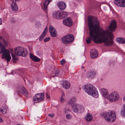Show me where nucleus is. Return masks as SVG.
I'll list each match as a JSON object with an SVG mask.
<instances>
[{
    "label": "nucleus",
    "instance_id": "obj_1",
    "mask_svg": "<svg viewBox=\"0 0 125 125\" xmlns=\"http://www.w3.org/2000/svg\"><path fill=\"white\" fill-rule=\"evenodd\" d=\"M88 23L90 37L86 40L87 43H90L92 40L95 43L103 42L106 46H110L113 44V41L111 39L113 35L112 32L107 30H100L99 22L96 17H89Z\"/></svg>",
    "mask_w": 125,
    "mask_h": 125
},
{
    "label": "nucleus",
    "instance_id": "obj_2",
    "mask_svg": "<svg viewBox=\"0 0 125 125\" xmlns=\"http://www.w3.org/2000/svg\"><path fill=\"white\" fill-rule=\"evenodd\" d=\"M1 41H2L6 46L7 45V43L4 39H2V36H0V48L1 49L0 54H2V58L6 59L7 62H8L11 59L10 52L9 50L5 49L4 45L0 42Z\"/></svg>",
    "mask_w": 125,
    "mask_h": 125
},
{
    "label": "nucleus",
    "instance_id": "obj_3",
    "mask_svg": "<svg viewBox=\"0 0 125 125\" xmlns=\"http://www.w3.org/2000/svg\"><path fill=\"white\" fill-rule=\"evenodd\" d=\"M76 100L75 97L71 98L69 101V104L72 107V110L74 112L81 113L84 110V108L82 106L78 104H76L75 102Z\"/></svg>",
    "mask_w": 125,
    "mask_h": 125
},
{
    "label": "nucleus",
    "instance_id": "obj_4",
    "mask_svg": "<svg viewBox=\"0 0 125 125\" xmlns=\"http://www.w3.org/2000/svg\"><path fill=\"white\" fill-rule=\"evenodd\" d=\"M103 116L106 120L108 122L110 121L113 122L116 118V115L115 113L113 111L105 112L103 114Z\"/></svg>",
    "mask_w": 125,
    "mask_h": 125
},
{
    "label": "nucleus",
    "instance_id": "obj_5",
    "mask_svg": "<svg viewBox=\"0 0 125 125\" xmlns=\"http://www.w3.org/2000/svg\"><path fill=\"white\" fill-rule=\"evenodd\" d=\"M15 52L16 55L19 56L25 57L27 55V51L25 48L21 47H18L15 49Z\"/></svg>",
    "mask_w": 125,
    "mask_h": 125
},
{
    "label": "nucleus",
    "instance_id": "obj_6",
    "mask_svg": "<svg viewBox=\"0 0 125 125\" xmlns=\"http://www.w3.org/2000/svg\"><path fill=\"white\" fill-rule=\"evenodd\" d=\"M44 98V94L43 93L37 94L33 98V102L34 103L40 102L43 100Z\"/></svg>",
    "mask_w": 125,
    "mask_h": 125
},
{
    "label": "nucleus",
    "instance_id": "obj_7",
    "mask_svg": "<svg viewBox=\"0 0 125 125\" xmlns=\"http://www.w3.org/2000/svg\"><path fill=\"white\" fill-rule=\"evenodd\" d=\"M74 39V36L72 34L68 35L62 38V42L65 44L70 43L73 41Z\"/></svg>",
    "mask_w": 125,
    "mask_h": 125
},
{
    "label": "nucleus",
    "instance_id": "obj_8",
    "mask_svg": "<svg viewBox=\"0 0 125 125\" xmlns=\"http://www.w3.org/2000/svg\"><path fill=\"white\" fill-rule=\"evenodd\" d=\"M83 88L85 91L90 95L96 88L93 85L88 84L84 85Z\"/></svg>",
    "mask_w": 125,
    "mask_h": 125
},
{
    "label": "nucleus",
    "instance_id": "obj_9",
    "mask_svg": "<svg viewBox=\"0 0 125 125\" xmlns=\"http://www.w3.org/2000/svg\"><path fill=\"white\" fill-rule=\"evenodd\" d=\"M63 22L65 25L69 27L71 26L73 23L71 18L69 17L64 19L63 21Z\"/></svg>",
    "mask_w": 125,
    "mask_h": 125
},
{
    "label": "nucleus",
    "instance_id": "obj_10",
    "mask_svg": "<svg viewBox=\"0 0 125 125\" xmlns=\"http://www.w3.org/2000/svg\"><path fill=\"white\" fill-rule=\"evenodd\" d=\"M115 3L117 6L121 7H125V0H115Z\"/></svg>",
    "mask_w": 125,
    "mask_h": 125
},
{
    "label": "nucleus",
    "instance_id": "obj_11",
    "mask_svg": "<svg viewBox=\"0 0 125 125\" xmlns=\"http://www.w3.org/2000/svg\"><path fill=\"white\" fill-rule=\"evenodd\" d=\"M116 27V23L115 21V20H113L108 27L109 30L111 31H113L115 30Z\"/></svg>",
    "mask_w": 125,
    "mask_h": 125
},
{
    "label": "nucleus",
    "instance_id": "obj_12",
    "mask_svg": "<svg viewBox=\"0 0 125 125\" xmlns=\"http://www.w3.org/2000/svg\"><path fill=\"white\" fill-rule=\"evenodd\" d=\"M52 0H45L43 7H42V9L45 12L47 11V6Z\"/></svg>",
    "mask_w": 125,
    "mask_h": 125
},
{
    "label": "nucleus",
    "instance_id": "obj_13",
    "mask_svg": "<svg viewBox=\"0 0 125 125\" xmlns=\"http://www.w3.org/2000/svg\"><path fill=\"white\" fill-rule=\"evenodd\" d=\"M57 5L59 9L62 10L65 9L66 7V4L62 2H58Z\"/></svg>",
    "mask_w": 125,
    "mask_h": 125
},
{
    "label": "nucleus",
    "instance_id": "obj_14",
    "mask_svg": "<svg viewBox=\"0 0 125 125\" xmlns=\"http://www.w3.org/2000/svg\"><path fill=\"white\" fill-rule=\"evenodd\" d=\"M91 57L92 58H94L97 57L98 53L95 49L91 50Z\"/></svg>",
    "mask_w": 125,
    "mask_h": 125
},
{
    "label": "nucleus",
    "instance_id": "obj_15",
    "mask_svg": "<svg viewBox=\"0 0 125 125\" xmlns=\"http://www.w3.org/2000/svg\"><path fill=\"white\" fill-rule=\"evenodd\" d=\"M114 92L111 93L107 97V98L111 102H114Z\"/></svg>",
    "mask_w": 125,
    "mask_h": 125
},
{
    "label": "nucleus",
    "instance_id": "obj_16",
    "mask_svg": "<svg viewBox=\"0 0 125 125\" xmlns=\"http://www.w3.org/2000/svg\"><path fill=\"white\" fill-rule=\"evenodd\" d=\"M53 16L55 18L57 19H61V13L59 12H54L53 14Z\"/></svg>",
    "mask_w": 125,
    "mask_h": 125
},
{
    "label": "nucleus",
    "instance_id": "obj_17",
    "mask_svg": "<svg viewBox=\"0 0 125 125\" xmlns=\"http://www.w3.org/2000/svg\"><path fill=\"white\" fill-rule=\"evenodd\" d=\"M96 72L94 70L89 71L87 74V76L88 77L93 78L96 74Z\"/></svg>",
    "mask_w": 125,
    "mask_h": 125
},
{
    "label": "nucleus",
    "instance_id": "obj_18",
    "mask_svg": "<svg viewBox=\"0 0 125 125\" xmlns=\"http://www.w3.org/2000/svg\"><path fill=\"white\" fill-rule=\"evenodd\" d=\"M30 58L34 61L38 62L40 60V59L35 56L31 53H30Z\"/></svg>",
    "mask_w": 125,
    "mask_h": 125
},
{
    "label": "nucleus",
    "instance_id": "obj_19",
    "mask_svg": "<svg viewBox=\"0 0 125 125\" xmlns=\"http://www.w3.org/2000/svg\"><path fill=\"white\" fill-rule=\"evenodd\" d=\"M11 8L14 11H16L18 10V7L16 2H13L11 4Z\"/></svg>",
    "mask_w": 125,
    "mask_h": 125
},
{
    "label": "nucleus",
    "instance_id": "obj_20",
    "mask_svg": "<svg viewBox=\"0 0 125 125\" xmlns=\"http://www.w3.org/2000/svg\"><path fill=\"white\" fill-rule=\"evenodd\" d=\"M62 85L63 87L66 89H69L70 87V84L67 81H64Z\"/></svg>",
    "mask_w": 125,
    "mask_h": 125
},
{
    "label": "nucleus",
    "instance_id": "obj_21",
    "mask_svg": "<svg viewBox=\"0 0 125 125\" xmlns=\"http://www.w3.org/2000/svg\"><path fill=\"white\" fill-rule=\"evenodd\" d=\"M101 91L103 96L104 97H106L108 94L107 90L106 89L102 88L101 89Z\"/></svg>",
    "mask_w": 125,
    "mask_h": 125
},
{
    "label": "nucleus",
    "instance_id": "obj_22",
    "mask_svg": "<svg viewBox=\"0 0 125 125\" xmlns=\"http://www.w3.org/2000/svg\"><path fill=\"white\" fill-rule=\"evenodd\" d=\"M47 28L46 27L45 28L43 32L42 33L41 35V36L39 38V40L40 41H42V40L44 37L45 36L46 34V33H47Z\"/></svg>",
    "mask_w": 125,
    "mask_h": 125
},
{
    "label": "nucleus",
    "instance_id": "obj_23",
    "mask_svg": "<svg viewBox=\"0 0 125 125\" xmlns=\"http://www.w3.org/2000/svg\"><path fill=\"white\" fill-rule=\"evenodd\" d=\"M20 92L26 96H27L28 95V93L27 90L24 87H22L21 91Z\"/></svg>",
    "mask_w": 125,
    "mask_h": 125
},
{
    "label": "nucleus",
    "instance_id": "obj_24",
    "mask_svg": "<svg viewBox=\"0 0 125 125\" xmlns=\"http://www.w3.org/2000/svg\"><path fill=\"white\" fill-rule=\"evenodd\" d=\"M90 95L95 98H97L99 96V94L96 88L92 92Z\"/></svg>",
    "mask_w": 125,
    "mask_h": 125
},
{
    "label": "nucleus",
    "instance_id": "obj_25",
    "mask_svg": "<svg viewBox=\"0 0 125 125\" xmlns=\"http://www.w3.org/2000/svg\"><path fill=\"white\" fill-rule=\"evenodd\" d=\"M120 98V96L118 93L116 92H114V102L118 100Z\"/></svg>",
    "mask_w": 125,
    "mask_h": 125
},
{
    "label": "nucleus",
    "instance_id": "obj_26",
    "mask_svg": "<svg viewBox=\"0 0 125 125\" xmlns=\"http://www.w3.org/2000/svg\"><path fill=\"white\" fill-rule=\"evenodd\" d=\"M116 42L121 43H125V39L120 38H117L116 39Z\"/></svg>",
    "mask_w": 125,
    "mask_h": 125
},
{
    "label": "nucleus",
    "instance_id": "obj_27",
    "mask_svg": "<svg viewBox=\"0 0 125 125\" xmlns=\"http://www.w3.org/2000/svg\"><path fill=\"white\" fill-rule=\"evenodd\" d=\"M10 52H9L10 53V52L11 53V55L12 56V59L13 60V62H14V60H18V58H17L15 56L16 55V53L13 54L12 52L13 51V49H10Z\"/></svg>",
    "mask_w": 125,
    "mask_h": 125
},
{
    "label": "nucleus",
    "instance_id": "obj_28",
    "mask_svg": "<svg viewBox=\"0 0 125 125\" xmlns=\"http://www.w3.org/2000/svg\"><path fill=\"white\" fill-rule=\"evenodd\" d=\"M92 115L90 114H87L85 119L87 122H89L91 121L92 119Z\"/></svg>",
    "mask_w": 125,
    "mask_h": 125
},
{
    "label": "nucleus",
    "instance_id": "obj_29",
    "mask_svg": "<svg viewBox=\"0 0 125 125\" xmlns=\"http://www.w3.org/2000/svg\"><path fill=\"white\" fill-rule=\"evenodd\" d=\"M61 19L67 17L68 16V14L67 12L63 11L62 12H61Z\"/></svg>",
    "mask_w": 125,
    "mask_h": 125
},
{
    "label": "nucleus",
    "instance_id": "obj_30",
    "mask_svg": "<svg viewBox=\"0 0 125 125\" xmlns=\"http://www.w3.org/2000/svg\"><path fill=\"white\" fill-rule=\"evenodd\" d=\"M50 33L51 36L53 37H56L57 35V34L56 31H53V32L50 31Z\"/></svg>",
    "mask_w": 125,
    "mask_h": 125
},
{
    "label": "nucleus",
    "instance_id": "obj_31",
    "mask_svg": "<svg viewBox=\"0 0 125 125\" xmlns=\"http://www.w3.org/2000/svg\"><path fill=\"white\" fill-rule=\"evenodd\" d=\"M121 114L123 116H125V105L123 106V109L121 112Z\"/></svg>",
    "mask_w": 125,
    "mask_h": 125
},
{
    "label": "nucleus",
    "instance_id": "obj_32",
    "mask_svg": "<svg viewBox=\"0 0 125 125\" xmlns=\"http://www.w3.org/2000/svg\"><path fill=\"white\" fill-rule=\"evenodd\" d=\"M59 70H55L54 71V74L55 75L54 76L52 75L51 77H54L55 76H58L59 75Z\"/></svg>",
    "mask_w": 125,
    "mask_h": 125
},
{
    "label": "nucleus",
    "instance_id": "obj_33",
    "mask_svg": "<svg viewBox=\"0 0 125 125\" xmlns=\"http://www.w3.org/2000/svg\"><path fill=\"white\" fill-rule=\"evenodd\" d=\"M49 31H56L55 28L52 26H50L49 28Z\"/></svg>",
    "mask_w": 125,
    "mask_h": 125
},
{
    "label": "nucleus",
    "instance_id": "obj_34",
    "mask_svg": "<svg viewBox=\"0 0 125 125\" xmlns=\"http://www.w3.org/2000/svg\"><path fill=\"white\" fill-rule=\"evenodd\" d=\"M3 109H0V111L4 114H5L6 113V110L5 107H4Z\"/></svg>",
    "mask_w": 125,
    "mask_h": 125
},
{
    "label": "nucleus",
    "instance_id": "obj_35",
    "mask_svg": "<svg viewBox=\"0 0 125 125\" xmlns=\"http://www.w3.org/2000/svg\"><path fill=\"white\" fill-rule=\"evenodd\" d=\"M65 60L64 59H62L61 61H60V63L62 65H63L64 63H65Z\"/></svg>",
    "mask_w": 125,
    "mask_h": 125
},
{
    "label": "nucleus",
    "instance_id": "obj_36",
    "mask_svg": "<svg viewBox=\"0 0 125 125\" xmlns=\"http://www.w3.org/2000/svg\"><path fill=\"white\" fill-rule=\"evenodd\" d=\"M72 117V116L69 114H67L66 115V118L68 119H69L71 118Z\"/></svg>",
    "mask_w": 125,
    "mask_h": 125
},
{
    "label": "nucleus",
    "instance_id": "obj_37",
    "mask_svg": "<svg viewBox=\"0 0 125 125\" xmlns=\"http://www.w3.org/2000/svg\"><path fill=\"white\" fill-rule=\"evenodd\" d=\"M50 38L49 37L46 38L44 39V42H46L49 41L50 40Z\"/></svg>",
    "mask_w": 125,
    "mask_h": 125
},
{
    "label": "nucleus",
    "instance_id": "obj_38",
    "mask_svg": "<svg viewBox=\"0 0 125 125\" xmlns=\"http://www.w3.org/2000/svg\"><path fill=\"white\" fill-rule=\"evenodd\" d=\"M46 97L48 99H49L50 98L49 94L47 93H46Z\"/></svg>",
    "mask_w": 125,
    "mask_h": 125
},
{
    "label": "nucleus",
    "instance_id": "obj_39",
    "mask_svg": "<svg viewBox=\"0 0 125 125\" xmlns=\"http://www.w3.org/2000/svg\"><path fill=\"white\" fill-rule=\"evenodd\" d=\"M70 111V110H69L68 109H65V113H67Z\"/></svg>",
    "mask_w": 125,
    "mask_h": 125
},
{
    "label": "nucleus",
    "instance_id": "obj_40",
    "mask_svg": "<svg viewBox=\"0 0 125 125\" xmlns=\"http://www.w3.org/2000/svg\"><path fill=\"white\" fill-rule=\"evenodd\" d=\"M64 101V99L63 97H62V96H61V98L60 100V101L62 102H63Z\"/></svg>",
    "mask_w": 125,
    "mask_h": 125
},
{
    "label": "nucleus",
    "instance_id": "obj_41",
    "mask_svg": "<svg viewBox=\"0 0 125 125\" xmlns=\"http://www.w3.org/2000/svg\"><path fill=\"white\" fill-rule=\"evenodd\" d=\"M48 115L50 117H53L54 116V115L53 114H49Z\"/></svg>",
    "mask_w": 125,
    "mask_h": 125
},
{
    "label": "nucleus",
    "instance_id": "obj_42",
    "mask_svg": "<svg viewBox=\"0 0 125 125\" xmlns=\"http://www.w3.org/2000/svg\"><path fill=\"white\" fill-rule=\"evenodd\" d=\"M11 22H14L15 21L14 19L13 18H11Z\"/></svg>",
    "mask_w": 125,
    "mask_h": 125
},
{
    "label": "nucleus",
    "instance_id": "obj_43",
    "mask_svg": "<svg viewBox=\"0 0 125 125\" xmlns=\"http://www.w3.org/2000/svg\"><path fill=\"white\" fill-rule=\"evenodd\" d=\"M3 120L0 117V122L2 123L3 122Z\"/></svg>",
    "mask_w": 125,
    "mask_h": 125
},
{
    "label": "nucleus",
    "instance_id": "obj_44",
    "mask_svg": "<svg viewBox=\"0 0 125 125\" xmlns=\"http://www.w3.org/2000/svg\"><path fill=\"white\" fill-rule=\"evenodd\" d=\"M2 21L1 19V18H0V25H1L2 24Z\"/></svg>",
    "mask_w": 125,
    "mask_h": 125
},
{
    "label": "nucleus",
    "instance_id": "obj_45",
    "mask_svg": "<svg viewBox=\"0 0 125 125\" xmlns=\"http://www.w3.org/2000/svg\"><path fill=\"white\" fill-rule=\"evenodd\" d=\"M62 96V97H63L64 96V94H63Z\"/></svg>",
    "mask_w": 125,
    "mask_h": 125
},
{
    "label": "nucleus",
    "instance_id": "obj_46",
    "mask_svg": "<svg viewBox=\"0 0 125 125\" xmlns=\"http://www.w3.org/2000/svg\"><path fill=\"white\" fill-rule=\"evenodd\" d=\"M123 100L124 101H125V96Z\"/></svg>",
    "mask_w": 125,
    "mask_h": 125
},
{
    "label": "nucleus",
    "instance_id": "obj_47",
    "mask_svg": "<svg viewBox=\"0 0 125 125\" xmlns=\"http://www.w3.org/2000/svg\"><path fill=\"white\" fill-rule=\"evenodd\" d=\"M82 68L83 69H84V67H83V66H82Z\"/></svg>",
    "mask_w": 125,
    "mask_h": 125
}]
</instances>
